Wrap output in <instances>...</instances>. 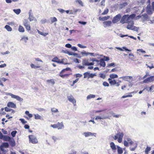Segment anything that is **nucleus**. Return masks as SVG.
I'll use <instances>...</instances> for the list:
<instances>
[{
  "label": "nucleus",
  "mask_w": 154,
  "mask_h": 154,
  "mask_svg": "<svg viewBox=\"0 0 154 154\" xmlns=\"http://www.w3.org/2000/svg\"><path fill=\"white\" fill-rule=\"evenodd\" d=\"M128 25L126 27L128 29L137 31L139 29V27L134 26V22L132 20H130L127 23Z\"/></svg>",
  "instance_id": "obj_1"
},
{
  "label": "nucleus",
  "mask_w": 154,
  "mask_h": 154,
  "mask_svg": "<svg viewBox=\"0 0 154 154\" xmlns=\"http://www.w3.org/2000/svg\"><path fill=\"white\" fill-rule=\"evenodd\" d=\"M124 134L122 132H119L113 137L114 140L118 139V141L119 143L122 142Z\"/></svg>",
  "instance_id": "obj_2"
},
{
  "label": "nucleus",
  "mask_w": 154,
  "mask_h": 154,
  "mask_svg": "<svg viewBox=\"0 0 154 154\" xmlns=\"http://www.w3.org/2000/svg\"><path fill=\"white\" fill-rule=\"evenodd\" d=\"M5 94L7 95L10 96L12 98L16 99L17 100L20 102H22L23 99L18 95H14L11 93L6 92Z\"/></svg>",
  "instance_id": "obj_3"
},
{
  "label": "nucleus",
  "mask_w": 154,
  "mask_h": 154,
  "mask_svg": "<svg viewBox=\"0 0 154 154\" xmlns=\"http://www.w3.org/2000/svg\"><path fill=\"white\" fill-rule=\"evenodd\" d=\"M50 126L53 128H58V129H61L64 127L63 123L62 122H58L57 124L54 125H51Z\"/></svg>",
  "instance_id": "obj_4"
},
{
  "label": "nucleus",
  "mask_w": 154,
  "mask_h": 154,
  "mask_svg": "<svg viewBox=\"0 0 154 154\" xmlns=\"http://www.w3.org/2000/svg\"><path fill=\"white\" fill-rule=\"evenodd\" d=\"M130 20L129 19L128 15L126 14L122 17L120 20V23L122 24H123L125 23H127Z\"/></svg>",
  "instance_id": "obj_5"
},
{
  "label": "nucleus",
  "mask_w": 154,
  "mask_h": 154,
  "mask_svg": "<svg viewBox=\"0 0 154 154\" xmlns=\"http://www.w3.org/2000/svg\"><path fill=\"white\" fill-rule=\"evenodd\" d=\"M29 138L30 143H31L33 144H35L38 142V140L36 137L34 135H29Z\"/></svg>",
  "instance_id": "obj_6"
},
{
  "label": "nucleus",
  "mask_w": 154,
  "mask_h": 154,
  "mask_svg": "<svg viewBox=\"0 0 154 154\" xmlns=\"http://www.w3.org/2000/svg\"><path fill=\"white\" fill-rule=\"evenodd\" d=\"M29 17L28 19L30 21H32L33 20L36 21L37 20L34 17L32 11V10H30L28 13Z\"/></svg>",
  "instance_id": "obj_7"
},
{
  "label": "nucleus",
  "mask_w": 154,
  "mask_h": 154,
  "mask_svg": "<svg viewBox=\"0 0 154 154\" xmlns=\"http://www.w3.org/2000/svg\"><path fill=\"white\" fill-rule=\"evenodd\" d=\"M154 82V76H151L145 79L143 81V82L148 83Z\"/></svg>",
  "instance_id": "obj_8"
},
{
  "label": "nucleus",
  "mask_w": 154,
  "mask_h": 154,
  "mask_svg": "<svg viewBox=\"0 0 154 154\" xmlns=\"http://www.w3.org/2000/svg\"><path fill=\"white\" fill-rule=\"evenodd\" d=\"M122 16L121 14H119L115 16L112 20V22L113 23H115L119 21L121 18Z\"/></svg>",
  "instance_id": "obj_9"
},
{
  "label": "nucleus",
  "mask_w": 154,
  "mask_h": 154,
  "mask_svg": "<svg viewBox=\"0 0 154 154\" xmlns=\"http://www.w3.org/2000/svg\"><path fill=\"white\" fill-rule=\"evenodd\" d=\"M64 59H63L61 60L59 59L57 57H55L53 59L52 61L59 63H62L65 64L66 63H64Z\"/></svg>",
  "instance_id": "obj_10"
},
{
  "label": "nucleus",
  "mask_w": 154,
  "mask_h": 154,
  "mask_svg": "<svg viewBox=\"0 0 154 154\" xmlns=\"http://www.w3.org/2000/svg\"><path fill=\"white\" fill-rule=\"evenodd\" d=\"M67 98L69 101L73 104L74 106L76 105V100L72 95H70L69 96H68Z\"/></svg>",
  "instance_id": "obj_11"
},
{
  "label": "nucleus",
  "mask_w": 154,
  "mask_h": 154,
  "mask_svg": "<svg viewBox=\"0 0 154 154\" xmlns=\"http://www.w3.org/2000/svg\"><path fill=\"white\" fill-rule=\"evenodd\" d=\"M96 133H92L90 132H84L83 133V135H84L86 137L92 136H94V137H96Z\"/></svg>",
  "instance_id": "obj_12"
},
{
  "label": "nucleus",
  "mask_w": 154,
  "mask_h": 154,
  "mask_svg": "<svg viewBox=\"0 0 154 154\" xmlns=\"http://www.w3.org/2000/svg\"><path fill=\"white\" fill-rule=\"evenodd\" d=\"M24 25L26 29L28 31L30 30L31 27L27 20H25L23 22Z\"/></svg>",
  "instance_id": "obj_13"
},
{
  "label": "nucleus",
  "mask_w": 154,
  "mask_h": 154,
  "mask_svg": "<svg viewBox=\"0 0 154 154\" xmlns=\"http://www.w3.org/2000/svg\"><path fill=\"white\" fill-rule=\"evenodd\" d=\"M133 77L131 76H122L119 78V79H122L123 80L129 82L131 79H132Z\"/></svg>",
  "instance_id": "obj_14"
},
{
  "label": "nucleus",
  "mask_w": 154,
  "mask_h": 154,
  "mask_svg": "<svg viewBox=\"0 0 154 154\" xmlns=\"http://www.w3.org/2000/svg\"><path fill=\"white\" fill-rule=\"evenodd\" d=\"M112 22L111 21L108 20L103 22V26L105 28L111 26Z\"/></svg>",
  "instance_id": "obj_15"
},
{
  "label": "nucleus",
  "mask_w": 154,
  "mask_h": 154,
  "mask_svg": "<svg viewBox=\"0 0 154 154\" xmlns=\"http://www.w3.org/2000/svg\"><path fill=\"white\" fill-rule=\"evenodd\" d=\"M7 106L8 107L13 108H16V105L13 102H10L8 103Z\"/></svg>",
  "instance_id": "obj_16"
},
{
  "label": "nucleus",
  "mask_w": 154,
  "mask_h": 154,
  "mask_svg": "<svg viewBox=\"0 0 154 154\" xmlns=\"http://www.w3.org/2000/svg\"><path fill=\"white\" fill-rule=\"evenodd\" d=\"M108 81L109 84L111 85H116V82H117V80L115 79H112L110 78H109L108 79Z\"/></svg>",
  "instance_id": "obj_17"
},
{
  "label": "nucleus",
  "mask_w": 154,
  "mask_h": 154,
  "mask_svg": "<svg viewBox=\"0 0 154 154\" xmlns=\"http://www.w3.org/2000/svg\"><path fill=\"white\" fill-rule=\"evenodd\" d=\"M109 118L108 116H96V118H95V119L96 120H97L98 119H107Z\"/></svg>",
  "instance_id": "obj_18"
},
{
  "label": "nucleus",
  "mask_w": 154,
  "mask_h": 154,
  "mask_svg": "<svg viewBox=\"0 0 154 154\" xmlns=\"http://www.w3.org/2000/svg\"><path fill=\"white\" fill-rule=\"evenodd\" d=\"M99 61V62L98 64H99L101 66L105 67L106 66V63L104 61V60L103 59H101Z\"/></svg>",
  "instance_id": "obj_19"
},
{
  "label": "nucleus",
  "mask_w": 154,
  "mask_h": 154,
  "mask_svg": "<svg viewBox=\"0 0 154 154\" xmlns=\"http://www.w3.org/2000/svg\"><path fill=\"white\" fill-rule=\"evenodd\" d=\"M89 62L88 60L86 59H84L82 61V64L83 66H89Z\"/></svg>",
  "instance_id": "obj_20"
},
{
  "label": "nucleus",
  "mask_w": 154,
  "mask_h": 154,
  "mask_svg": "<svg viewBox=\"0 0 154 154\" xmlns=\"http://www.w3.org/2000/svg\"><path fill=\"white\" fill-rule=\"evenodd\" d=\"M146 12L149 14H152V10L150 8V5H148L146 7Z\"/></svg>",
  "instance_id": "obj_21"
},
{
  "label": "nucleus",
  "mask_w": 154,
  "mask_h": 154,
  "mask_svg": "<svg viewBox=\"0 0 154 154\" xmlns=\"http://www.w3.org/2000/svg\"><path fill=\"white\" fill-rule=\"evenodd\" d=\"M143 18L142 19V20L144 21L145 20H148V17L147 14H144L142 15V17Z\"/></svg>",
  "instance_id": "obj_22"
},
{
  "label": "nucleus",
  "mask_w": 154,
  "mask_h": 154,
  "mask_svg": "<svg viewBox=\"0 0 154 154\" xmlns=\"http://www.w3.org/2000/svg\"><path fill=\"white\" fill-rule=\"evenodd\" d=\"M29 38L28 37H26L25 36H23L21 37L20 39V41L24 42L25 43H26L27 42V41L28 40Z\"/></svg>",
  "instance_id": "obj_23"
},
{
  "label": "nucleus",
  "mask_w": 154,
  "mask_h": 154,
  "mask_svg": "<svg viewBox=\"0 0 154 154\" xmlns=\"http://www.w3.org/2000/svg\"><path fill=\"white\" fill-rule=\"evenodd\" d=\"M11 139L10 137L4 135L2 139L5 141H9Z\"/></svg>",
  "instance_id": "obj_24"
},
{
  "label": "nucleus",
  "mask_w": 154,
  "mask_h": 154,
  "mask_svg": "<svg viewBox=\"0 0 154 154\" xmlns=\"http://www.w3.org/2000/svg\"><path fill=\"white\" fill-rule=\"evenodd\" d=\"M9 142L10 145L12 146H14L15 145V141L13 139H11Z\"/></svg>",
  "instance_id": "obj_25"
},
{
  "label": "nucleus",
  "mask_w": 154,
  "mask_h": 154,
  "mask_svg": "<svg viewBox=\"0 0 154 154\" xmlns=\"http://www.w3.org/2000/svg\"><path fill=\"white\" fill-rule=\"evenodd\" d=\"M3 148H8L9 146L8 143L7 142L3 143L0 146Z\"/></svg>",
  "instance_id": "obj_26"
},
{
  "label": "nucleus",
  "mask_w": 154,
  "mask_h": 154,
  "mask_svg": "<svg viewBox=\"0 0 154 154\" xmlns=\"http://www.w3.org/2000/svg\"><path fill=\"white\" fill-rule=\"evenodd\" d=\"M109 17H110L109 16L104 17H99V19L100 20L104 21L108 19Z\"/></svg>",
  "instance_id": "obj_27"
},
{
  "label": "nucleus",
  "mask_w": 154,
  "mask_h": 154,
  "mask_svg": "<svg viewBox=\"0 0 154 154\" xmlns=\"http://www.w3.org/2000/svg\"><path fill=\"white\" fill-rule=\"evenodd\" d=\"M90 73L88 72H87L84 73L83 74L84 78H87L88 79L90 78Z\"/></svg>",
  "instance_id": "obj_28"
},
{
  "label": "nucleus",
  "mask_w": 154,
  "mask_h": 154,
  "mask_svg": "<svg viewBox=\"0 0 154 154\" xmlns=\"http://www.w3.org/2000/svg\"><path fill=\"white\" fill-rule=\"evenodd\" d=\"M118 152L119 154H122L123 153V150L122 148L119 146H117Z\"/></svg>",
  "instance_id": "obj_29"
},
{
  "label": "nucleus",
  "mask_w": 154,
  "mask_h": 154,
  "mask_svg": "<svg viewBox=\"0 0 154 154\" xmlns=\"http://www.w3.org/2000/svg\"><path fill=\"white\" fill-rule=\"evenodd\" d=\"M109 78H110L111 79H112L117 78L118 77V76L116 74H112L109 75Z\"/></svg>",
  "instance_id": "obj_30"
},
{
  "label": "nucleus",
  "mask_w": 154,
  "mask_h": 154,
  "mask_svg": "<svg viewBox=\"0 0 154 154\" xmlns=\"http://www.w3.org/2000/svg\"><path fill=\"white\" fill-rule=\"evenodd\" d=\"M110 146L113 150H115L116 149V145L113 142H112L110 143Z\"/></svg>",
  "instance_id": "obj_31"
},
{
  "label": "nucleus",
  "mask_w": 154,
  "mask_h": 154,
  "mask_svg": "<svg viewBox=\"0 0 154 154\" xmlns=\"http://www.w3.org/2000/svg\"><path fill=\"white\" fill-rule=\"evenodd\" d=\"M50 20L51 21V24H52L54 22H57V19L55 17H51Z\"/></svg>",
  "instance_id": "obj_32"
},
{
  "label": "nucleus",
  "mask_w": 154,
  "mask_h": 154,
  "mask_svg": "<svg viewBox=\"0 0 154 154\" xmlns=\"http://www.w3.org/2000/svg\"><path fill=\"white\" fill-rule=\"evenodd\" d=\"M20 32H24L25 31L24 28L21 26L20 25L18 29Z\"/></svg>",
  "instance_id": "obj_33"
},
{
  "label": "nucleus",
  "mask_w": 154,
  "mask_h": 154,
  "mask_svg": "<svg viewBox=\"0 0 154 154\" xmlns=\"http://www.w3.org/2000/svg\"><path fill=\"white\" fill-rule=\"evenodd\" d=\"M5 111L6 112H10L11 111H12V112L14 113V111L12 109H10L8 107H5Z\"/></svg>",
  "instance_id": "obj_34"
},
{
  "label": "nucleus",
  "mask_w": 154,
  "mask_h": 154,
  "mask_svg": "<svg viewBox=\"0 0 154 154\" xmlns=\"http://www.w3.org/2000/svg\"><path fill=\"white\" fill-rule=\"evenodd\" d=\"M95 96L94 94H90L88 95L87 97V100L90 99L91 98H94Z\"/></svg>",
  "instance_id": "obj_35"
},
{
  "label": "nucleus",
  "mask_w": 154,
  "mask_h": 154,
  "mask_svg": "<svg viewBox=\"0 0 154 154\" xmlns=\"http://www.w3.org/2000/svg\"><path fill=\"white\" fill-rule=\"evenodd\" d=\"M109 113L112 115L113 117L115 118H118L120 116V115H115L114 113L112 111H110Z\"/></svg>",
  "instance_id": "obj_36"
},
{
  "label": "nucleus",
  "mask_w": 154,
  "mask_h": 154,
  "mask_svg": "<svg viewBox=\"0 0 154 154\" xmlns=\"http://www.w3.org/2000/svg\"><path fill=\"white\" fill-rule=\"evenodd\" d=\"M13 11L17 14H19L21 12V10L20 9H14Z\"/></svg>",
  "instance_id": "obj_37"
},
{
  "label": "nucleus",
  "mask_w": 154,
  "mask_h": 154,
  "mask_svg": "<svg viewBox=\"0 0 154 154\" xmlns=\"http://www.w3.org/2000/svg\"><path fill=\"white\" fill-rule=\"evenodd\" d=\"M52 139L55 142L60 140L59 137L55 136H53L52 137Z\"/></svg>",
  "instance_id": "obj_38"
},
{
  "label": "nucleus",
  "mask_w": 154,
  "mask_h": 154,
  "mask_svg": "<svg viewBox=\"0 0 154 154\" xmlns=\"http://www.w3.org/2000/svg\"><path fill=\"white\" fill-rule=\"evenodd\" d=\"M5 28L8 31H11L12 30V28L8 25H6L5 26Z\"/></svg>",
  "instance_id": "obj_39"
},
{
  "label": "nucleus",
  "mask_w": 154,
  "mask_h": 154,
  "mask_svg": "<svg viewBox=\"0 0 154 154\" xmlns=\"http://www.w3.org/2000/svg\"><path fill=\"white\" fill-rule=\"evenodd\" d=\"M35 119H41V117L38 114L35 115Z\"/></svg>",
  "instance_id": "obj_40"
},
{
  "label": "nucleus",
  "mask_w": 154,
  "mask_h": 154,
  "mask_svg": "<svg viewBox=\"0 0 154 154\" xmlns=\"http://www.w3.org/2000/svg\"><path fill=\"white\" fill-rule=\"evenodd\" d=\"M135 16L136 14H133L130 15H128V17L129 20H130L131 19L132 20L134 19L135 17Z\"/></svg>",
  "instance_id": "obj_41"
},
{
  "label": "nucleus",
  "mask_w": 154,
  "mask_h": 154,
  "mask_svg": "<svg viewBox=\"0 0 154 154\" xmlns=\"http://www.w3.org/2000/svg\"><path fill=\"white\" fill-rule=\"evenodd\" d=\"M75 2L78 3L79 4L81 5V6H83V4L81 0H76Z\"/></svg>",
  "instance_id": "obj_42"
},
{
  "label": "nucleus",
  "mask_w": 154,
  "mask_h": 154,
  "mask_svg": "<svg viewBox=\"0 0 154 154\" xmlns=\"http://www.w3.org/2000/svg\"><path fill=\"white\" fill-rule=\"evenodd\" d=\"M151 150V148L150 147L147 146L145 150V152L146 154H148L149 152Z\"/></svg>",
  "instance_id": "obj_43"
},
{
  "label": "nucleus",
  "mask_w": 154,
  "mask_h": 154,
  "mask_svg": "<svg viewBox=\"0 0 154 154\" xmlns=\"http://www.w3.org/2000/svg\"><path fill=\"white\" fill-rule=\"evenodd\" d=\"M47 82L49 83H51L52 85H54L55 83V82L53 79H48L47 80Z\"/></svg>",
  "instance_id": "obj_44"
},
{
  "label": "nucleus",
  "mask_w": 154,
  "mask_h": 154,
  "mask_svg": "<svg viewBox=\"0 0 154 154\" xmlns=\"http://www.w3.org/2000/svg\"><path fill=\"white\" fill-rule=\"evenodd\" d=\"M51 110L52 112H54V113L58 112V109L54 108H51Z\"/></svg>",
  "instance_id": "obj_45"
},
{
  "label": "nucleus",
  "mask_w": 154,
  "mask_h": 154,
  "mask_svg": "<svg viewBox=\"0 0 154 154\" xmlns=\"http://www.w3.org/2000/svg\"><path fill=\"white\" fill-rule=\"evenodd\" d=\"M153 87V85H152L150 87L148 88L146 87L144 88V89H146V90L148 91H151L152 90V88Z\"/></svg>",
  "instance_id": "obj_46"
},
{
  "label": "nucleus",
  "mask_w": 154,
  "mask_h": 154,
  "mask_svg": "<svg viewBox=\"0 0 154 154\" xmlns=\"http://www.w3.org/2000/svg\"><path fill=\"white\" fill-rule=\"evenodd\" d=\"M30 66L32 68L34 69L38 68L40 67L39 66H36L34 64H31Z\"/></svg>",
  "instance_id": "obj_47"
},
{
  "label": "nucleus",
  "mask_w": 154,
  "mask_h": 154,
  "mask_svg": "<svg viewBox=\"0 0 154 154\" xmlns=\"http://www.w3.org/2000/svg\"><path fill=\"white\" fill-rule=\"evenodd\" d=\"M38 33L40 34V35H43V36H46L48 34L46 33H44L42 32H41L39 31L38 30Z\"/></svg>",
  "instance_id": "obj_48"
},
{
  "label": "nucleus",
  "mask_w": 154,
  "mask_h": 154,
  "mask_svg": "<svg viewBox=\"0 0 154 154\" xmlns=\"http://www.w3.org/2000/svg\"><path fill=\"white\" fill-rule=\"evenodd\" d=\"M127 140V141L129 142L130 144L132 145L134 143V142L132 141L131 138H128Z\"/></svg>",
  "instance_id": "obj_49"
},
{
  "label": "nucleus",
  "mask_w": 154,
  "mask_h": 154,
  "mask_svg": "<svg viewBox=\"0 0 154 154\" xmlns=\"http://www.w3.org/2000/svg\"><path fill=\"white\" fill-rule=\"evenodd\" d=\"M99 75L100 77L103 79H104L106 77V75L103 73H100L99 74Z\"/></svg>",
  "instance_id": "obj_50"
},
{
  "label": "nucleus",
  "mask_w": 154,
  "mask_h": 154,
  "mask_svg": "<svg viewBox=\"0 0 154 154\" xmlns=\"http://www.w3.org/2000/svg\"><path fill=\"white\" fill-rule=\"evenodd\" d=\"M17 132L16 131H12L11 134L12 136L13 137H14L15 136Z\"/></svg>",
  "instance_id": "obj_51"
},
{
  "label": "nucleus",
  "mask_w": 154,
  "mask_h": 154,
  "mask_svg": "<svg viewBox=\"0 0 154 154\" xmlns=\"http://www.w3.org/2000/svg\"><path fill=\"white\" fill-rule=\"evenodd\" d=\"M19 120L23 124H25L27 122V121H25L24 119H20Z\"/></svg>",
  "instance_id": "obj_52"
},
{
  "label": "nucleus",
  "mask_w": 154,
  "mask_h": 154,
  "mask_svg": "<svg viewBox=\"0 0 154 154\" xmlns=\"http://www.w3.org/2000/svg\"><path fill=\"white\" fill-rule=\"evenodd\" d=\"M103 86L105 87H109V85L107 82H104L103 83Z\"/></svg>",
  "instance_id": "obj_53"
},
{
  "label": "nucleus",
  "mask_w": 154,
  "mask_h": 154,
  "mask_svg": "<svg viewBox=\"0 0 154 154\" xmlns=\"http://www.w3.org/2000/svg\"><path fill=\"white\" fill-rule=\"evenodd\" d=\"M91 60L93 62H96L97 63V64L98 65L99 63V61L97 60L95 58H92V59H91Z\"/></svg>",
  "instance_id": "obj_54"
},
{
  "label": "nucleus",
  "mask_w": 154,
  "mask_h": 154,
  "mask_svg": "<svg viewBox=\"0 0 154 154\" xmlns=\"http://www.w3.org/2000/svg\"><path fill=\"white\" fill-rule=\"evenodd\" d=\"M108 11H109V10H108V9H106L103 12V13H102V15H104V14H107L108 13Z\"/></svg>",
  "instance_id": "obj_55"
},
{
  "label": "nucleus",
  "mask_w": 154,
  "mask_h": 154,
  "mask_svg": "<svg viewBox=\"0 0 154 154\" xmlns=\"http://www.w3.org/2000/svg\"><path fill=\"white\" fill-rule=\"evenodd\" d=\"M77 45L78 46V47H79V48H86V46L82 45L81 44H78Z\"/></svg>",
  "instance_id": "obj_56"
},
{
  "label": "nucleus",
  "mask_w": 154,
  "mask_h": 154,
  "mask_svg": "<svg viewBox=\"0 0 154 154\" xmlns=\"http://www.w3.org/2000/svg\"><path fill=\"white\" fill-rule=\"evenodd\" d=\"M81 54L82 55H83L84 54H85L86 56H88V55L89 54V53L88 52H86L85 51L84 52H82L81 53Z\"/></svg>",
  "instance_id": "obj_57"
},
{
  "label": "nucleus",
  "mask_w": 154,
  "mask_h": 154,
  "mask_svg": "<svg viewBox=\"0 0 154 154\" xmlns=\"http://www.w3.org/2000/svg\"><path fill=\"white\" fill-rule=\"evenodd\" d=\"M132 95L131 94H129V95H126L123 96L122 97V98H126V97H132Z\"/></svg>",
  "instance_id": "obj_58"
},
{
  "label": "nucleus",
  "mask_w": 154,
  "mask_h": 154,
  "mask_svg": "<svg viewBox=\"0 0 154 154\" xmlns=\"http://www.w3.org/2000/svg\"><path fill=\"white\" fill-rule=\"evenodd\" d=\"M57 10L59 11V12L61 13H63L65 12V10L61 8H58Z\"/></svg>",
  "instance_id": "obj_59"
},
{
  "label": "nucleus",
  "mask_w": 154,
  "mask_h": 154,
  "mask_svg": "<svg viewBox=\"0 0 154 154\" xmlns=\"http://www.w3.org/2000/svg\"><path fill=\"white\" fill-rule=\"evenodd\" d=\"M146 65L148 67H149L150 69H151L152 68H154L152 63L151 64L150 66H149L147 64H146Z\"/></svg>",
  "instance_id": "obj_60"
},
{
  "label": "nucleus",
  "mask_w": 154,
  "mask_h": 154,
  "mask_svg": "<svg viewBox=\"0 0 154 154\" xmlns=\"http://www.w3.org/2000/svg\"><path fill=\"white\" fill-rule=\"evenodd\" d=\"M75 77L76 78H78V77L80 78L82 77V74H77L75 75Z\"/></svg>",
  "instance_id": "obj_61"
},
{
  "label": "nucleus",
  "mask_w": 154,
  "mask_h": 154,
  "mask_svg": "<svg viewBox=\"0 0 154 154\" xmlns=\"http://www.w3.org/2000/svg\"><path fill=\"white\" fill-rule=\"evenodd\" d=\"M96 73L92 74L91 73L90 74V78H93L94 76H96Z\"/></svg>",
  "instance_id": "obj_62"
},
{
  "label": "nucleus",
  "mask_w": 154,
  "mask_h": 154,
  "mask_svg": "<svg viewBox=\"0 0 154 154\" xmlns=\"http://www.w3.org/2000/svg\"><path fill=\"white\" fill-rule=\"evenodd\" d=\"M77 67L80 69H82L85 68L84 66H81L80 65H78Z\"/></svg>",
  "instance_id": "obj_63"
},
{
  "label": "nucleus",
  "mask_w": 154,
  "mask_h": 154,
  "mask_svg": "<svg viewBox=\"0 0 154 154\" xmlns=\"http://www.w3.org/2000/svg\"><path fill=\"white\" fill-rule=\"evenodd\" d=\"M137 146V143H135V146L134 148H132L131 149V150L132 151H134L136 148Z\"/></svg>",
  "instance_id": "obj_64"
}]
</instances>
